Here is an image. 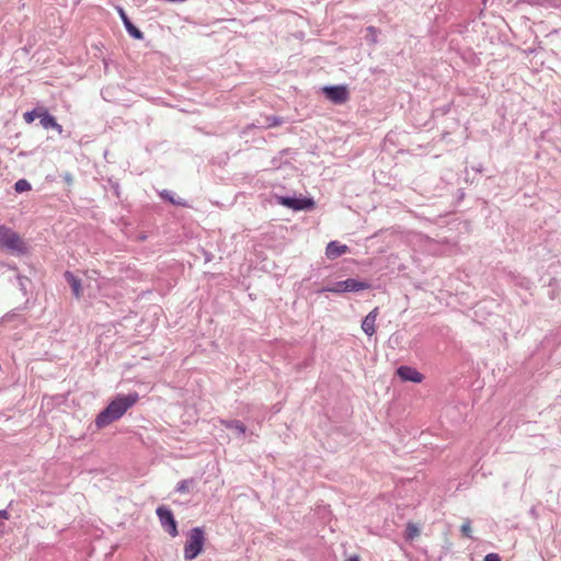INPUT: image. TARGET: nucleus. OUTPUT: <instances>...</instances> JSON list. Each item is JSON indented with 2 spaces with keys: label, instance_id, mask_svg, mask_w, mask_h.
<instances>
[{
  "label": "nucleus",
  "instance_id": "obj_1",
  "mask_svg": "<svg viewBox=\"0 0 561 561\" xmlns=\"http://www.w3.org/2000/svg\"><path fill=\"white\" fill-rule=\"evenodd\" d=\"M138 399L139 394L137 392H129L126 396H116L107 407L98 414L95 419L96 427L102 428L119 420L128 409L136 404Z\"/></svg>",
  "mask_w": 561,
  "mask_h": 561
},
{
  "label": "nucleus",
  "instance_id": "obj_2",
  "mask_svg": "<svg viewBox=\"0 0 561 561\" xmlns=\"http://www.w3.org/2000/svg\"><path fill=\"white\" fill-rule=\"evenodd\" d=\"M205 542L204 530L201 527H194L190 530L187 540L184 545L185 560L195 559L203 550Z\"/></svg>",
  "mask_w": 561,
  "mask_h": 561
},
{
  "label": "nucleus",
  "instance_id": "obj_3",
  "mask_svg": "<svg viewBox=\"0 0 561 561\" xmlns=\"http://www.w3.org/2000/svg\"><path fill=\"white\" fill-rule=\"evenodd\" d=\"M0 249L18 253L25 252L24 242L20 236L4 225H0Z\"/></svg>",
  "mask_w": 561,
  "mask_h": 561
},
{
  "label": "nucleus",
  "instance_id": "obj_4",
  "mask_svg": "<svg viewBox=\"0 0 561 561\" xmlns=\"http://www.w3.org/2000/svg\"><path fill=\"white\" fill-rule=\"evenodd\" d=\"M156 514L163 530L171 537H176L179 535L178 523L172 511L165 505H160L157 507Z\"/></svg>",
  "mask_w": 561,
  "mask_h": 561
},
{
  "label": "nucleus",
  "instance_id": "obj_5",
  "mask_svg": "<svg viewBox=\"0 0 561 561\" xmlns=\"http://www.w3.org/2000/svg\"><path fill=\"white\" fill-rule=\"evenodd\" d=\"M325 98L334 104H344L348 100V90L345 85H329L322 89Z\"/></svg>",
  "mask_w": 561,
  "mask_h": 561
},
{
  "label": "nucleus",
  "instance_id": "obj_6",
  "mask_svg": "<svg viewBox=\"0 0 561 561\" xmlns=\"http://www.w3.org/2000/svg\"><path fill=\"white\" fill-rule=\"evenodd\" d=\"M280 205L291 208L294 210L311 209L314 206L312 198H296L289 196H282L278 198Z\"/></svg>",
  "mask_w": 561,
  "mask_h": 561
},
{
  "label": "nucleus",
  "instance_id": "obj_7",
  "mask_svg": "<svg viewBox=\"0 0 561 561\" xmlns=\"http://www.w3.org/2000/svg\"><path fill=\"white\" fill-rule=\"evenodd\" d=\"M397 374L403 381H412L419 383L423 380V375L411 366H400L397 369Z\"/></svg>",
  "mask_w": 561,
  "mask_h": 561
},
{
  "label": "nucleus",
  "instance_id": "obj_8",
  "mask_svg": "<svg viewBox=\"0 0 561 561\" xmlns=\"http://www.w3.org/2000/svg\"><path fill=\"white\" fill-rule=\"evenodd\" d=\"M117 11L127 33L135 39H142L144 33L131 23L124 9L119 7Z\"/></svg>",
  "mask_w": 561,
  "mask_h": 561
},
{
  "label": "nucleus",
  "instance_id": "obj_9",
  "mask_svg": "<svg viewBox=\"0 0 561 561\" xmlns=\"http://www.w3.org/2000/svg\"><path fill=\"white\" fill-rule=\"evenodd\" d=\"M38 117H39V123L43 128H45V129L53 128V129L57 130L58 133L62 131V126L57 123L56 118L51 114H49L48 111L39 110Z\"/></svg>",
  "mask_w": 561,
  "mask_h": 561
},
{
  "label": "nucleus",
  "instance_id": "obj_10",
  "mask_svg": "<svg viewBox=\"0 0 561 561\" xmlns=\"http://www.w3.org/2000/svg\"><path fill=\"white\" fill-rule=\"evenodd\" d=\"M346 252H348V247L346 244H341L337 241L329 242L325 249V255L330 260L337 259Z\"/></svg>",
  "mask_w": 561,
  "mask_h": 561
},
{
  "label": "nucleus",
  "instance_id": "obj_11",
  "mask_svg": "<svg viewBox=\"0 0 561 561\" xmlns=\"http://www.w3.org/2000/svg\"><path fill=\"white\" fill-rule=\"evenodd\" d=\"M378 316V308L373 309L362 321V330L369 336L376 332L375 322Z\"/></svg>",
  "mask_w": 561,
  "mask_h": 561
},
{
  "label": "nucleus",
  "instance_id": "obj_12",
  "mask_svg": "<svg viewBox=\"0 0 561 561\" xmlns=\"http://www.w3.org/2000/svg\"><path fill=\"white\" fill-rule=\"evenodd\" d=\"M344 288L346 293H356L360 290H365L370 288V284L364 280H358L355 278H347L343 280Z\"/></svg>",
  "mask_w": 561,
  "mask_h": 561
},
{
  "label": "nucleus",
  "instance_id": "obj_13",
  "mask_svg": "<svg viewBox=\"0 0 561 561\" xmlns=\"http://www.w3.org/2000/svg\"><path fill=\"white\" fill-rule=\"evenodd\" d=\"M64 276H65L66 280L68 282L69 286L71 287L73 296L76 298H80L82 295L81 279L78 278L70 271H66Z\"/></svg>",
  "mask_w": 561,
  "mask_h": 561
},
{
  "label": "nucleus",
  "instance_id": "obj_14",
  "mask_svg": "<svg viewBox=\"0 0 561 561\" xmlns=\"http://www.w3.org/2000/svg\"><path fill=\"white\" fill-rule=\"evenodd\" d=\"M159 194H160L161 198L170 202L173 205L184 206V207L187 206L186 201H184L182 198H175L173 192H171L169 190H162Z\"/></svg>",
  "mask_w": 561,
  "mask_h": 561
},
{
  "label": "nucleus",
  "instance_id": "obj_15",
  "mask_svg": "<svg viewBox=\"0 0 561 561\" xmlns=\"http://www.w3.org/2000/svg\"><path fill=\"white\" fill-rule=\"evenodd\" d=\"M282 123V119L279 117H276V116H267L265 117V121L264 122H256V123H252L251 125L253 127H260V128H267V127H273V126H277Z\"/></svg>",
  "mask_w": 561,
  "mask_h": 561
},
{
  "label": "nucleus",
  "instance_id": "obj_16",
  "mask_svg": "<svg viewBox=\"0 0 561 561\" xmlns=\"http://www.w3.org/2000/svg\"><path fill=\"white\" fill-rule=\"evenodd\" d=\"M324 291H329V293H334V294H343V293H346L345 288H344V284H343V280H340V282H335L329 286H325L321 289L318 290V293H324Z\"/></svg>",
  "mask_w": 561,
  "mask_h": 561
},
{
  "label": "nucleus",
  "instance_id": "obj_17",
  "mask_svg": "<svg viewBox=\"0 0 561 561\" xmlns=\"http://www.w3.org/2000/svg\"><path fill=\"white\" fill-rule=\"evenodd\" d=\"M31 188H32L31 183L25 179H21V180L16 181L14 184V190L16 193L27 192Z\"/></svg>",
  "mask_w": 561,
  "mask_h": 561
},
{
  "label": "nucleus",
  "instance_id": "obj_18",
  "mask_svg": "<svg viewBox=\"0 0 561 561\" xmlns=\"http://www.w3.org/2000/svg\"><path fill=\"white\" fill-rule=\"evenodd\" d=\"M377 28L375 26H368L366 28L365 39L370 44L377 43Z\"/></svg>",
  "mask_w": 561,
  "mask_h": 561
},
{
  "label": "nucleus",
  "instance_id": "obj_19",
  "mask_svg": "<svg viewBox=\"0 0 561 561\" xmlns=\"http://www.w3.org/2000/svg\"><path fill=\"white\" fill-rule=\"evenodd\" d=\"M193 484V480L192 479H185V480H182L178 483L176 485V492L181 493V494H184V493H187L188 490H190V486Z\"/></svg>",
  "mask_w": 561,
  "mask_h": 561
},
{
  "label": "nucleus",
  "instance_id": "obj_20",
  "mask_svg": "<svg viewBox=\"0 0 561 561\" xmlns=\"http://www.w3.org/2000/svg\"><path fill=\"white\" fill-rule=\"evenodd\" d=\"M38 114H39V110H32V111H28L26 113H24V121L27 123V124H31L34 122V119L36 117H38Z\"/></svg>",
  "mask_w": 561,
  "mask_h": 561
},
{
  "label": "nucleus",
  "instance_id": "obj_21",
  "mask_svg": "<svg viewBox=\"0 0 561 561\" xmlns=\"http://www.w3.org/2000/svg\"><path fill=\"white\" fill-rule=\"evenodd\" d=\"M18 282L20 286V290L23 293V295L27 294L26 283L30 282V279L25 276L18 275Z\"/></svg>",
  "mask_w": 561,
  "mask_h": 561
},
{
  "label": "nucleus",
  "instance_id": "obj_22",
  "mask_svg": "<svg viewBox=\"0 0 561 561\" xmlns=\"http://www.w3.org/2000/svg\"><path fill=\"white\" fill-rule=\"evenodd\" d=\"M419 534H420L419 528L415 525H413V524L408 525V528H407L408 538L413 539L414 537L419 536Z\"/></svg>",
  "mask_w": 561,
  "mask_h": 561
},
{
  "label": "nucleus",
  "instance_id": "obj_23",
  "mask_svg": "<svg viewBox=\"0 0 561 561\" xmlns=\"http://www.w3.org/2000/svg\"><path fill=\"white\" fill-rule=\"evenodd\" d=\"M460 530L465 537L471 538V525L469 520L461 525Z\"/></svg>",
  "mask_w": 561,
  "mask_h": 561
},
{
  "label": "nucleus",
  "instance_id": "obj_24",
  "mask_svg": "<svg viewBox=\"0 0 561 561\" xmlns=\"http://www.w3.org/2000/svg\"><path fill=\"white\" fill-rule=\"evenodd\" d=\"M228 426H233L236 427L237 430H239L240 433H244L245 432V426L243 425L242 422L240 421H231Z\"/></svg>",
  "mask_w": 561,
  "mask_h": 561
},
{
  "label": "nucleus",
  "instance_id": "obj_25",
  "mask_svg": "<svg viewBox=\"0 0 561 561\" xmlns=\"http://www.w3.org/2000/svg\"><path fill=\"white\" fill-rule=\"evenodd\" d=\"M484 561H502L497 553H489L484 557Z\"/></svg>",
  "mask_w": 561,
  "mask_h": 561
},
{
  "label": "nucleus",
  "instance_id": "obj_26",
  "mask_svg": "<svg viewBox=\"0 0 561 561\" xmlns=\"http://www.w3.org/2000/svg\"><path fill=\"white\" fill-rule=\"evenodd\" d=\"M9 519V513L7 510H0V522Z\"/></svg>",
  "mask_w": 561,
  "mask_h": 561
},
{
  "label": "nucleus",
  "instance_id": "obj_27",
  "mask_svg": "<svg viewBox=\"0 0 561 561\" xmlns=\"http://www.w3.org/2000/svg\"><path fill=\"white\" fill-rule=\"evenodd\" d=\"M346 561H359V558L357 556H353L346 559Z\"/></svg>",
  "mask_w": 561,
  "mask_h": 561
},
{
  "label": "nucleus",
  "instance_id": "obj_28",
  "mask_svg": "<svg viewBox=\"0 0 561 561\" xmlns=\"http://www.w3.org/2000/svg\"><path fill=\"white\" fill-rule=\"evenodd\" d=\"M3 526V522H0V528Z\"/></svg>",
  "mask_w": 561,
  "mask_h": 561
}]
</instances>
